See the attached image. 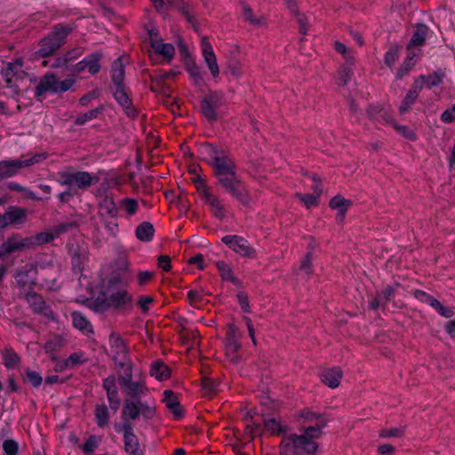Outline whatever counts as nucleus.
I'll list each match as a JSON object with an SVG mask.
<instances>
[{
  "label": "nucleus",
  "instance_id": "c756f323",
  "mask_svg": "<svg viewBox=\"0 0 455 455\" xmlns=\"http://www.w3.org/2000/svg\"><path fill=\"white\" fill-rule=\"evenodd\" d=\"M155 228L150 222L144 221L140 224L135 230L136 237L144 243L149 242L153 239Z\"/></svg>",
  "mask_w": 455,
  "mask_h": 455
},
{
  "label": "nucleus",
  "instance_id": "6ab92c4d",
  "mask_svg": "<svg viewBox=\"0 0 455 455\" xmlns=\"http://www.w3.org/2000/svg\"><path fill=\"white\" fill-rule=\"evenodd\" d=\"M27 218V211L23 208L11 206L4 214H0V228L9 225L22 224Z\"/></svg>",
  "mask_w": 455,
  "mask_h": 455
},
{
  "label": "nucleus",
  "instance_id": "5701e85b",
  "mask_svg": "<svg viewBox=\"0 0 455 455\" xmlns=\"http://www.w3.org/2000/svg\"><path fill=\"white\" fill-rule=\"evenodd\" d=\"M26 300L34 309V311L44 314L50 318H53V313L48 307L41 296L36 293L28 292L26 294Z\"/></svg>",
  "mask_w": 455,
  "mask_h": 455
},
{
  "label": "nucleus",
  "instance_id": "cd10ccee",
  "mask_svg": "<svg viewBox=\"0 0 455 455\" xmlns=\"http://www.w3.org/2000/svg\"><path fill=\"white\" fill-rule=\"evenodd\" d=\"M354 65L344 63L339 68L336 78V83L339 86L345 87L350 82L354 75Z\"/></svg>",
  "mask_w": 455,
  "mask_h": 455
},
{
  "label": "nucleus",
  "instance_id": "20e7f679",
  "mask_svg": "<svg viewBox=\"0 0 455 455\" xmlns=\"http://www.w3.org/2000/svg\"><path fill=\"white\" fill-rule=\"evenodd\" d=\"M220 186L243 205L250 204V196L236 171L215 177Z\"/></svg>",
  "mask_w": 455,
  "mask_h": 455
},
{
  "label": "nucleus",
  "instance_id": "0eeeda50",
  "mask_svg": "<svg viewBox=\"0 0 455 455\" xmlns=\"http://www.w3.org/2000/svg\"><path fill=\"white\" fill-rule=\"evenodd\" d=\"M141 415L146 419L155 416V407L142 401L125 400L122 411L123 424L131 423Z\"/></svg>",
  "mask_w": 455,
  "mask_h": 455
},
{
  "label": "nucleus",
  "instance_id": "9d476101",
  "mask_svg": "<svg viewBox=\"0 0 455 455\" xmlns=\"http://www.w3.org/2000/svg\"><path fill=\"white\" fill-rule=\"evenodd\" d=\"M201 199L207 204L212 216L220 220H223L230 215L229 210L223 203L220 196L212 192L211 188H199Z\"/></svg>",
  "mask_w": 455,
  "mask_h": 455
},
{
  "label": "nucleus",
  "instance_id": "0e129e2a",
  "mask_svg": "<svg viewBox=\"0 0 455 455\" xmlns=\"http://www.w3.org/2000/svg\"><path fill=\"white\" fill-rule=\"evenodd\" d=\"M379 120H381L384 124L390 125L392 128L397 122L395 117L393 116L392 112L388 108H386L381 112V115L379 117Z\"/></svg>",
  "mask_w": 455,
  "mask_h": 455
},
{
  "label": "nucleus",
  "instance_id": "ea45409f",
  "mask_svg": "<svg viewBox=\"0 0 455 455\" xmlns=\"http://www.w3.org/2000/svg\"><path fill=\"white\" fill-rule=\"evenodd\" d=\"M71 316L75 328L86 332L92 331V325L83 314L74 312L71 314Z\"/></svg>",
  "mask_w": 455,
  "mask_h": 455
},
{
  "label": "nucleus",
  "instance_id": "c03bdc74",
  "mask_svg": "<svg viewBox=\"0 0 455 455\" xmlns=\"http://www.w3.org/2000/svg\"><path fill=\"white\" fill-rule=\"evenodd\" d=\"M66 343V339L62 335H56L50 339L44 345V349L46 353H52L54 351H58L61 347H64Z\"/></svg>",
  "mask_w": 455,
  "mask_h": 455
},
{
  "label": "nucleus",
  "instance_id": "e433bc0d",
  "mask_svg": "<svg viewBox=\"0 0 455 455\" xmlns=\"http://www.w3.org/2000/svg\"><path fill=\"white\" fill-rule=\"evenodd\" d=\"M427 28L425 25H419L408 44V49L411 47L420 46L425 43Z\"/></svg>",
  "mask_w": 455,
  "mask_h": 455
},
{
  "label": "nucleus",
  "instance_id": "423d86ee",
  "mask_svg": "<svg viewBox=\"0 0 455 455\" xmlns=\"http://www.w3.org/2000/svg\"><path fill=\"white\" fill-rule=\"evenodd\" d=\"M74 84L73 78L59 81L53 73H46L36 87V96L40 97L46 92L62 93L70 90Z\"/></svg>",
  "mask_w": 455,
  "mask_h": 455
},
{
  "label": "nucleus",
  "instance_id": "4c0bfd02",
  "mask_svg": "<svg viewBox=\"0 0 455 455\" xmlns=\"http://www.w3.org/2000/svg\"><path fill=\"white\" fill-rule=\"evenodd\" d=\"M186 70L196 85H201L203 84L204 81L200 68L193 60H188L186 62Z\"/></svg>",
  "mask_w": 455,
  "mask_h": 455
},
{
  "label": "nucleus",
  "instance_id": "4d7b16f0",
  "mask_svg": "<svg viewBox=\"0 0 455 455\" xmlns=\"http://www.w3.org/2000/svg\"><path fill=\"white\" fill-rule=\"evenodd\" d=\"M17 283L22 288H29L33 280L29 277L28 271H19L15 276Z\"/></svg>",
  "mask_w": 455,
  "mask_h": 455
},
{
  "label": "nucleus",
  "instance_id": "864d4df0",
  "mask_svg": "<svg viewBox=\"0 0 455 455\" xmlns=\"http://www.w3.org/2000/svg\"><path fill=\"white\" fill-rule=\"evenodd\" d=\"M385 107L381 104L376 103V104H371L366 108V114L368 117L371 120H379V117L381 115V112Z\"/></svg>",
  "mask_w": 455,
  "mask_h": 455
},
{
  "label": "nucleus",
  "instance_id": "7ed1b4c3",
  "mask_svg": "<svg viewBox=\"0 0 455 455\" xmlns=\"http://www.w3.org/2000/svg\"><path fill=\"white\" fill-rule=\"evenodd\" d=\"M203 148L209 157L208 162L213 169L215 177L236 171L234 160L226 152L210 144L204 146Z\"/></svg>",
  "mask_w": 455,
  "mask_h": 455
},
{
  "label": "nucleus",
  "instance_id": "473e14b6",
  "mask_svg": "<svg viewBox=\"0 0 455 455\" xmlns=\"http://www.w3.org/2000/svg\"><path fill=\"white\" fill-rule=\"evenodd\" d=\"M150 375L162 381L170 377L171 371L163 362L156 361L151 364Z\"/></svg>",
  "mask_w": 455,
  "mask_h": 455
},
{
  "label": "nucleus",
  "instance_id": "f704fd0d",
  "mask_svg": "<svg viewBox=\"0 0 455 455\" xmlns=\"http://www.w3.org/2000/svg\"><path fill=\"white\" fill-rule=\"evenodd\" d=\"M298 270L307 277L314 275L313 253L307 252L299 260Z\"/></svg>",
  "mask_w": 455,
  "mask_h": 455
},
{
  "label": "nucleus",
  "instance_id": "c85d7f7f",
  "mask_svg": "<svg viewBox=\"0 0 455 455\" xmlns=\"http://www.w3.org/2000/svg\"><path fill=\"white\" fill-rule=\"evenodd\" d=\"M393 129L401 138L406 140L416 142L419 140V135L416 130L407 124H401L397 121Z\"/></svg>",
  "mask_w": 455,
  "mask_h": 455
},
{
  "label": "nucleus",
  "instance_id": "338daca9",
  "mask_svg": "<svg viewBox=\"0 0 455 455\" xmlns=\"http://www.w3.org/2000/svg\"><path fill=\"white\" fill-rule=\"evenodd\" d=\"M84 52V49L82 47H74L65 52L63 55L64 59H67V63H69L77 58H79Z\"/></svg>",
  "mask_w": 455,
  "mask_h": 455
},
{
  "label": "nucleus",
  "instance_id": "aec40b11",
  "mask_svg": "<svg viewBox=\"0 0 455 455\" xmlns=\"http://www.w3.org/2000/svg\"><path fill=\"white\" fill-rule=\"evenodd\" d=\"M3 251L10 254L18 251L29 248L34 245L33 240L30 237H21L19 235H13L7 238L2 244Z\"/></svg>",
  "mask_w": 455,
  "mask_h": 455
},
{
  "label": "nucleus",
  "instance_id": "f8f14e48",
  "mask_svg": "<svg viewBox=\"0 0 455 455\" xmlns=\"http://www.w3.org/2000/svg\"><path fill=\"white\" fill-rule=\"evenodd\" d=\"M312 193L296 192L294 194V197L298 199L307 210L318 207L323 196L321 178L315 175L312 177Z\"/></svg>",
  "mask_w": 455,
  "mask_h": 455
},
{
  "label": "nucleus",
  "instance_id": "37998d69",
  "mask_svg": "<svg viewBox=\"0 0 455 455\" xmlns=\"http://www.w3.org/2000/svg\"><path fill=\"white\" fill-rule=\"evenodd\" d=\"M216 267L224 280L230 281L235 284H238L239 282L236 277L234 275L231 267L224 261H217Z\"/></svg>",
  "mask_w": 455,
  "mask_h": 455
},
{
  "label": "nucleus",
  "instance_id": "3c124183",
  "mask_svg": "<svg viewBox=\"0 0 455 455\" xmlns=\"http://www.w3.org/2000/svg\"><path fill=\"white\" fill-rule=\"evenodd\" d=\"M298 25V29L300 35L306 36L309 30V22L307 17L303 13L294 18Z\"/></svg>",
  "mask_w": 455,
  "mask_h": 455
},
{
  "label": "nucleus",
  "instance_id": "6e6d98bb",
  "mask_svg": "<svg viewBox=\"0 0 455 455\" xmlns=\"http://www.w3.org/2000/svg\"><path fill=\"white\" fill-rule=\"evenodd\" d=\"M4 364L7 368H14L20 362L19 355L12 350H6L4 354Z\"/></svg>",
  "mask_w": 455,
  "mask_h": 455
},
{
  "label": "nucleus",
  "instance_id": "4468645a",
  "mask_svg": "<svg viewBox=\"0 0 455 455\" xmlns=\"http://www.w3.org/2000/svg\"><path fill=\"white\" fill-rule=\"evenodd\" d=\"M23 62L21 60H15L12 62H7L5 67L2 69L1 75L10 88H18V80H21L26 76L22 70Z\"/></svg>",
  "mask_w": 455,
  "mask_h": 455
},
{
  "label": "nucleus",
  "instance_id": "58836bf2",
  "mask_svg": "<svg viewBox=\"0 0 455 455\" xmlns=\"http://www.w3.org/2000/svg\"><path fill=\"white\" fill-rule=\"evenodd\" d=\"M246 419V428L245 433L250 435L251 438L259 435L261 434V426L259 422H255L253 420L252 411H248L245 416Z\"/></svg>",
  "mask_w": 455,
  "mask_h": 455
},
{
  "label": "nucleus",
  "instance_id": "b1692460",
  "mask_svg": "<svg viewBox=\"0 0 455 455\" xmlns=\"http://www.w3.org/2000/svg\"><path fill=\"white\" fill-rule=\"evenodd\" d=\"M164 403L166 408L172 413L175 419H180L182 414V409L178 400V397L172 390H165L164 392Z\"/></svg>",
  "mask_w": 455,
  "mask_h": 455
},
{
  "label": "nucleus",
  "instance_id": "f3484780",
  "mask_svg": "<svg viewBox=\"0 0 455 455\" xmlns=\"http://www.w3.org/2000/svg\"><path fill=\"white\" fill-rule=\"evenodd\" d=\"M352 200L346 198L340 194L332 196L328 203V206L331 211L336 212V220L338 223H342L346 217L348 210L352 206Z\"/></svg>",
  "mask_w": 455,
  "mask_h": 455
},
{
  "label": "nucleus",
  "instance_id": "f257e3e1",
  "mask_svg": "<svg viewBox=\"0 0 455 455\" xmlns=\"http://www.w3.org/2000/svg\"><path fill=\"white\" fill-rule=\"evenodd\" d=\"M329 419L325 413L313 407H303L291 412L290 424L298 428L286 435V455H318V442L324 434Z\"/></svg>",
  "mask_w": 455,
  "mask_h": 455
},
{
  "label": "nucleus",
  "instance_id": "603ef678",
  "mask_svg": "<svg viewBox=\"0 0 455 455\" xmlns=\"http://www.w3.org/2000/svg\"><path fill=\"white\" fill-rule=\"evenodd\" d=\"M58 176V182L61 186H68L69 188L72 187V179H73V172L66 169L63 171H60L57 173Z\"/></svg>",
  "mask_w": 455,
  "mask_h": 455
},
{
  "label": "nucleus",
  "instance_id": "a19ab883",
  "mask_svg": "<svg viewBox=\"0 0 455 455\" xmlns=\"http://www.w3.org/2000/svg\"><path fill=\"white\" fill-rule=\"evenodd\" d=\"M429 306L433 307L441 316L451 319L454 316V310L443 305L437 299L434 298L433 300H429Z\"/></svg>",
  "mask_w": 455,
  "mask_h": 455
},
{
  "label": "nucleus",
  "instance_id": "dca6fc26",
  "mask_svg": "<svg viewBox=\"0 0 455 455\" xmlns=\"http://www.w3.org/2000/svg\"><path fill=\"white\" fill-rule=\"evenodd\" d=\"M222 242L229 246L234 251L239 253L243 257L254 258L256 255L255 250L249 244V243L238 235H225L222 237Z\"/></svg>",
  "mask_w": 455,
  "mask_h": 455
},
{
  "label": "nucleus",
  "instance_id": "2eb2a0df",
  "mask_svg": "<svg viewBox=\"0 0 455 455\" xmlns=\"http://www.w3.org/2000/svg\"><path fill=\"white\" fill-rule=\"evenodd\" d=\"M318 377L320 382L330 389H337L341 386L344 371L339 366L323 368Z\"/></svg>",
  "mask_w": 455,
  "mask_h": 455
},
{
  "label": "nucleus",
  "instance_id": "8fccbe9b",
  "mask_svg": "<svg viewBox=\"0 0 455 455\" xmlns=\"http://www.w3.org/2000/svg\"><path fill=\"white\" fill-rule=\"evenodd\" d=\"M201 109L203 115L210 121L215 120L217 117L216 109L213 106H212L209 101L205 99L203 100L201 103Z\"/></svg>",
  "mask_w": 455,
  "mask_h": 455
},
{
  "label": "nucleus",
  "instance_id": "9b49d317",
  "mask_svg": "<svg viewBox=\"0 0 455 455\" xmlns=\"http://www.w3.org/2000/svg\"><path fill=\"white\" fill-rule=\"evenodd\" d=\"M132 368L124 369L123 372L118 375V382L127 395L139 397L146 393L147 387L142 379L132 380Z\"/></svg>",
  "mask_w": 455,
  "mask_h": 455
},
{
  "label": "nucleus",
  "instance_id": "de8ad7c7",
  "mask_svg": "<svg viewBox=\"0 0 455 455\" xmlns=\"http://www.w3.org/2000/svg\"><path fill=\"white\" fill-rule=\"evenodd\" d=\"M103 387L106 390L107 396H115L118 395L116 388V379L115 376H109L103 380Z\"/></svg>",
  "mask_w": 455,
  "mask_h": 455
},
{
  "label": "nucleus",
  "instance_id": "09e8293b",
  "mask_svg": "<svg viewBox=\"0 0 455 455\" xmlns=\"http://www.w3.org/2000/svg\"><path fill=\"white\" fill-rule=\"evenodd\" d=\"M56 236L53 229L50 232H43L36 235L34 237H31L34 244H44L48 243L52 241Z\"/></svg>",
  "mask_w": 455,
  "mask_h": 455
},
{
  "label": "nucleus",
  "instance_id": "1a4fd4ad",
  "mask_svg": "<svg viewBox=\"0 0 455 455\" xmlns=\"http://www.w3.org/2000/svg\"><path fill=\"white\" fill-rule=\"evenodd\" d=\"M45 158L44 154H36L32 157L20 160L0 161V180L15 176L21 169L38 164Z\"/></svg>",
  "mask_w": 455,
  "mask_h": 455
},
{
  "label": "nucleus",
  "instance_id": "a18cd8bd",
  "mask_svg": "<svg viewBox=\"0 0 455 455\" xmlns=\"http://www.w3.org/2000/svg\"><path fill=\"white\" fill-rule=\"evenodd\" d=\"M101 111H102V108H96L94 109H91L82 115H80L79 116H77L75 121V124L77 125H83L87 121H90V120H92V119L98 117V116L101 113Z\"/></svg>",
  "mask_w": 455,
  "mask_h": 455
},
{
  "label": "nucleus",
  "instance_id": "79ce46f5",
  "mask_svg": "<svg viewBox=\"0 0 455 455\" xmlns=\"http://www.w3.org/2000/svg\"><path fill=\"white\" fill-rule=\"evenodd\" d=\"M100 208L102 214H106L110 217H116L117 214V207L113 197L106 196L103 198L100 202Z\"/></svg>",
  "mask_w": 455,
  "mask_h": 455
},
{
  "label": "nucleus",
  "instance_id": "393cba45",
  "mask_svg": "<svg viewBox=\"0 0 455 455\" xmlns=\"http://www.w3.org/2000/svg\"><path fill=\"white\" fill-rule=\"evenodd\" d=\"M264 429L271 435H283V424L280 417L268 416L264 419Z\"/></svg>",
  "mask_w": 455,
  "mask_h": 455
},
{
  "label": "nucleus",
  "instance_id": "a211bd4d",
  "mask_svg": "<svg viewBox=\"0 0 455 455\" xmlns=\"http://www.w3.org/2000/svg\"><path fill=\"white\" fill-rule=\"evenodd\" d=\"M200 46L204 61L210 70L212 77L216 78L220 75V68L217 62V57L213 52L212 46L208 42L207 37H202Z\"/></svg>",
  "mask_w": 455,
  "mask_h": 455
},
{
  "label": "nucleus",
  "instance_id": "49530a36",
  "mask_svg": "<svg viewBox=\"0 0 455 455\" xmlns=\"http://www.w3.org/2000/svg\"><path fill=\"white\" fill-rule=\"evenodd\" d=\"M85 58H86V62H87L86 65H87L88 71L92 75L97 74L100 69V66L99 64L100 54L92 53Z\"/></svg>",
  "mask_w": 455,
  "mask_h": 455
},
{
  "label": "nucleus",
  "instance_id": "774afa93",
  "mask_svg": "<svg viewBox=\"0 0 455 455\" xmlns=\"http://www.w3.org/2000/svg\"><path fill=\"white\" fill-rule=\"evenodd\" d=\"M379 455H395V447L390 443H380L377 447Z\"/></svg>",
  "mask_w": 455,
  "mask_h": 455
},
{
  "label": "nucleus",
  "instance_id": "72a5a7b5",
  "mask_svg": "<svg viewBox=\"0 0 455 455\" xmlns=\"http://www.w3.org/2000/svg\"><path fill=\"white\" fill-rule=\"evenodd\" d=\"M124 76V67L121 59H116L112 65L111 76L115 87L122 86Z\"/></svg>",
  "mask_w": 455,
  "mask_h": 455
},
{
  "label": "nucleus",
  "instance_id": "f03ea898",
  "mask_svg": "<svg viewBox=\"0 0 455 455\" xmlns=\"http://www.w3.org/2000/svg\"><path fill=\"white\" fill-rule=\"evenodd\" d=\"M102 297L108 307L115 308L124 307L132 301V296L125 288V283L119 277H112L109 280Z\"/></svg>",
  "mask_w": 455,
  "mask_h": 455
},
{
  "label": "nucleus",
  "instance_id": "052dcab7",
  "mask_svg": "<svg viewBox=\"0 0 455 455\" xmlns=\"http://www.w3.org/2000/svg\"><path fill=\"white\" fill-rule=\"evenodd\" d=\"M404 434V429L402 427H391L383 429L380 432V436L383 438H392V437H402Z\"/></svg>",
  "mask_w": 455,
  "mask_h": 455
},
{
  "label": "nucleus",
  "instance_id": "ddd939ff",
  "mask_svg": "<svg viewBox=\"0 0 455 455\" xmlns=\"http://www.w3.org/2000/svg\"><path fill=\"white\" fill-rule=\"evenodd\" d=\"M115 430L124 434V450L128 455H144L131 423L116 425Z\"/></svg>",
  "mask_w": 455,
  "mask_h": 455
},
{
  "label": "nucleus",
  "instance_id": "680f3d73",
  "mask_svg": "<svg viewBox=\"0 0 455 455\" xmlns=\"http://www.w3.org/2000/svg\"><path fill=\"white\" fill-rule=\"evenodd\" d=\"M300 173L303 176H307L308 172L302 166H299L298 169H293L290 173V180L293 188H297L299 187V181L298 180V174Z\"/></svg>",
  "mask_w": 455,
  "mask_h": 455
},
{
  "label": "nucleus",
  "instance_id": "e2e57ef3",
  "mask_svg": "<svg viewBox=\"0 0 455 455\" xmlns=\"http://www.w3.org/2000/svg\"><path fill=\"white\" fill-rule=\"evenodd\" d=\"M100 443V438L97 436H91L84 444L83 451L87 453L91 454L94 451V450L98 447V445Z\"/></svg>",
  "mask_w": 455,
  "mask_h": 455
},
{
  "label": "nucleus",
  "instance_id": "5fc2aeb1",
  "mask_svg": "<svg viewBox=\"0 0 455 455\" xmlns=\"http://www.w3.org/2000/svg\"><path fill=\"white\" fill-rule=\"evenodd\" d=\"M77 225L78 224L76 221H67V222H63V223H60V224L55 226L52 229H53L56 236L58 237L61 234L67 233V232L76 228L77 227Z\"/></svg>",
  "mask_w": 455,
  "mask_h": 455
},
{
  "label": "nucleus",
  "instance_id": "7c9ffc66",
  "mask_svg": "<svg viewBox=\"0 0 455 455\" xmlns=\"http://www.w3.org/2000/svg\"><path fill=\"white\" fill-rule=\"evenodd\" d=\"M93 182V178L87 172H73L72 187L80 189L89 188Z\"/></svg>",
  "mask_w": 455,
  "mask_h": 455
},
{
  "label": "nucleus",
  "instance_id": "6e6552de",
  "mask_svg": "<svg viewBox=\"0 0 455 455\" xmlns=\"http://www.w3.org/2000/svg\"><path fill=\"white\" fill-rule=\"evenodd\" d=\"M108 340L109 353L116 366L121 370L133 367V363L129 356V349L124 339L117 334L111 333Z\"/></svg>",
  "mask_w": 455,
  "mask_h": 455
},
{
  "label": "nucleus",
  "instance_id": "bb28decb",
  "mask_svg": "<svg viewBox=\"0 0 455 455\" xmlns=\"http://www.w3.org/2000/svg\"><path fill=\"white\" fill-rule=\"evenodd\" d=\"M113 95L118 104L126 111L127 115L133 116L135 112L131 108V100L123 86L115 87Z\"/></svg>",
  "mask_w": 455,
  "mask_h": 455
},
{
  "label": "nucleus",
  "instance_id": "c9c22d12",
  "mask_svg": "<svg viewBox=\"0 0 455 455\" xmlns=\"http://www.w3.org/2000/svg\"><path fill=\"white\" fill-rule=\"evenodd\" d=\"M95 418L99 427H105L109 422L108 408L105 404H97L95 407Z\"/></svg>",
  "mask_w": 455,
  "mask_h": 455
},
{
  "label": "nucleus",
  "instance_id": "412c9836",
  "mask_svg": "<svg viewBox=\"0 0 455 455\" xmlns=\"http://www.w3.org/2000/svg\"><path fill=\"white\" fill-rule=\"evenodd\" d=\"M149 40L151 47L155 50V52L168 60H172L174 53L175 49L172 44H164L159 38L156 32L151 30L149 31Z\"/></svg>",
  "mask_w": 455,
  "mask_h": 455
},
{
  "label": "nucleus",
  "instance_id": "13d9d810",
  "mask_svg": "<svg viewBox=\"0 0 455 455\" xmlns=\"http://www.w3.org/2000/svg\"><path fill=\"white\" fill-rule=\"evenodd\" d=\"M43 65L50 66V68H66L68 70L70 68V67L67 63V59H64L63 55L57 57L51 62L47 61V60H44Z\"/></svg>",
  "mask_w": 455,
  "mask_h": 455
},
{
  "label": "nucleus",
  "instance_id": "4be33fe9",
  "mask_svg": "<svg viewBox=\"0 0 455 455\" xmlns=\"http://www.w3.org/2000/svg\"><path fill=\"white\" fill-rule=\"evenodd\" d=\"M420 91L421 80H415L412 87L407 92L398 108L400 115H404L411 109V106L416 102Z\"/></svg>",
  "mask_w": 455,
  "mask_h": 455
},
{
  "label": "nucleus",
  "instance_id": "a878e982",
  "mask_svg": "<svg viewBox=\"0 0 455 455\" xmlns=\"http://www.w3.org/2000/svg\"><path fill=\"white\" fill-rule=\"evenodd\" d=\"M445 77V73L442 70H437L427 76H420L416 80H421V90L424 86L432 88L440 85Z\"/></svg>",
  "mask_w": 455,
  "mask_h": 455
},
{
  "label": "nucleus",
  "instance_id": "69168bd1",
  "mask_svg": "<svg viewBox=\"0 0 455 455\" xmlns=\"http://www.w3.org/2000/svg\"><path fill=\"white\" fill-rule=\"evenodd\" d=\"M3 449L6 455H17L19 445L14 440H5L3 443Z\"/></svg>",
  "mask_w": 455,
  "mask_h": 455
},
{
  "label": "nucleus",
  "instance_id": "bf43d9fd",
  "mask_svg": "<svg viewBox=\"0 0 455 455\" xmlns=\"http://www.w3.org/2000/svg\"><path fill=\"white\" fill-rule=\"evenodd\" d=\"M84 362H85V359H84L83 354L73 353L67 358L64 364L66 367L72 368V367H75V366L81 364Z\"/></svg>",
  "mask_w": 455,
  "mask_h": 455
},
{
  "label": "nucleus",
  "instance_id": "2f4dec72",
  "mask_svg": "<svg viewBox=\"0 0 455 455\" xmlns=\"http://www.w3.org/2000/svg\"><path fill=\"white\" fill-rule=\"evenodd\" d=\"M333 46L335 51L341 55L344 60V63L347 64H355V52L352 48L348 47L345 44L340 41H335L333 43Z\"/></svg>",
  "mask_w": 455,
  "mask_h": 455
},
{
  "label": "nucleus",
  "instance_id": "39448f33",
  "mask_svg": "<svg viewBox=\"0 0 455 455\" xmlns=\"http://www.w3.org/2000/svg\"><path fill=\"white\" fill-rule=\"evenodd\" d=\"M70 32V28L64 26L55 27L52 33L40 41V47L36 53L43 58L53 54L66 44V39Z\"/></svg>",
  "mask_w": 455,
  "mask_h": 455
}]
</instances>
